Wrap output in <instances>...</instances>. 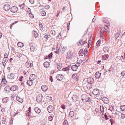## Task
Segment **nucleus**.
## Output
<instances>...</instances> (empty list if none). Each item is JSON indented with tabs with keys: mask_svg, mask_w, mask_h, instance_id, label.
Masks as SVG:
<instances>
[{
	"mask_svg": "<svg viewBox=\"0 0 125 125\" xmlns=\"http://www.w3.org/2000/svg\"><path fill=\"white\" fill-rule=\"evenodd\" d=\"M70 24V23H67V29L68 30H69V29Z\"/></svg>",
	"mask_w": 125,
	"mask_h": 125,
	"instance_id": "0e129e2a",
	"label": "nucleus"
},
{
	"mask_svg": "<svg viewBox=\"0 0 125 125\" xmlns=\"http://www.w3.org/2000/svg\"><path fill=\"white\" fill-rule=\"evenodd\" d=\"M50 80L51 82H52L53 81V79L52 76H51L50 77Z\"/></svg>",
	"mask_w": 125,
	"mask_h": 125,
	"instance_id": "774afa93",
	"label": "nucleus"
},
{
	"mask_svg": "<svg viewBox=\"0 0 125 125\" xmlns=\"http://www.w3.org/2000/svg\"><path fill=\"white\" fill-rule=\"evenodd\" d=\"M36 76L35 74H32V77H33V78H32V81L34 80L35 79H36Z\"/></svg>",
	"mask_w": 125,
	"mask_h": 125,
	"instance_id": "c9c22d12",
	"label": "nucleus"
},
{
	"mask_svg": "<svg viewBox=\"0 0 125 125\" xmlns=\"http://www.w3.org/2000/svg\"><path fill=\"white\" fill-rule=\"evenodd\" d=\"M34 111L37 114L41 112V110L38 107H35L34 109Z\"/></svg>",
	"mask_w": 125,
	"mask_h": 125,
	"instance_id": "4be33fe9",
	"label": "nucleus"
},
{
	"mask_svg": "<svg viewBox=\"0 0 125 125\" xmlns=\"http://www.w3.org/2000/svg\"><path fill=\"white\" fill-rule=\"evenodd\" d=\"M101 73L98 72H97L95 74V77L97 79H99Z\"/></svg>",
	"mask_w": 125,
	"mask_h": 125,
	"instance_id": "aec40b11",
	"label": "nucleus"
},
{
	"mask_svg": "<svg viewBox=\"0 0 125 125\" xmlns=\"http://www.w3.org/2000/svg\"><path fill=\"white\" fill-rule=\"evenodd\" d=\"M18 22V21H15L14 22V23H12V24H10V29H11L12 28V26L14 24L17 23Z\"/></svg>",
	"mask_w": 125,
	"mask_h": 125,
	"instance_id": "de8ad7c7",
	"label": "nucleus"
},
{
	"mask_svg": "<svg viewBox=\"0 0 125 125\" xmlns=\"http://www.w3.org/2000/svg\"><path fill=\"white\" fill-rule=\"evenodd\" d=\"M81 98L82 101L84 102H89L90 100V98L89 97V95L85 94H84L82 95Z\"/></svg>",
	"mask_w": 125,
	"mask_h": 125,
	"instance_id": "f257e3e1",
	"label": "nucleus"
},
{
	"mask_svg": "<svg viewBox=\"0 0 125 125\" xmlns=\"http://www.w3.org/2000/svg\"><path fill=\"white\" fill-rule=\"evenodd\" d=\"M72 99L75 102L78 100L77 96L75 95H73L72 97Z\"/></svg>",
	"mask_w": 125,
	"mask_h": 125,
	"instance_id": "dca6fc26",
	"label": "nucleus"
},
{
	"mask_svg": "<svg viewBox=\"0 0 125 125\" xmlns=\"http://www.w3.org/2000/svg\"><path fill=\"white\" fill-rule=\"evenodd\" d=\"M103 21L104 24L106 25L104 26V29L106 30H109V28L108 26H110V23L108 20H106L105 18H103Z\"/></svg>",
	"mask_w": 125,
	"mask_h": 125,
	"instance_id": "f03ea898",
	"label": "nucleus"
},
{
	"mask_svg": "<svg viewBox=\"0 0 125 125\" xmlns=\"http://www.w3.org/2000/svg\"><path fill=\"white\" fill-rule=\"evenodd\" d=\"M31 109V107H30L29 108V110L28 111H27L28 113L26 114V115L28 116L29 117L31 116V113H30V109Z\"/></svg>",
	"mask_w": 125,
	"mask_h": 125,
	"instance_id": "cd10ccee",
	"label": "nucleus"
},
{
	"mask_svg": "<svg viewBox=\"0 0 125 125\" xmlns=\"http://www.w3.org/2000/svg\"><path fill=\"white\" fill-rule=\"evenodd\" d=\"M109 57V55L108 54L104 55L102 56V59L103 60H106Z\"/></svg>",
	"mask_w": 125,
	"mask_h": 125,
	"instance_id": "f3484780",
	"label": "nucleus"
},
{
	"mask_svg": "<svg viewBox=\"0 0 125 125\" xmlns=\"http://www.w3.org/2000/svg\"><path fill=\"white\" fill-rule=\"evenodd\" d=\"M121 32V30H119L116 33L115 35V38H117L119 36Z\"/></svg>",
	"mask_w": 125,
	"mask_h": 125,
	"instance_id": "6ab92c4d",
	"label": "nucleus"
},
{
	"mask_svg": "<svg viewBox=\"0 0 125 125\" xmlns=\"http://www.w3.org/2000/svg\"><path fill=\"white\" fill-rule=\"evenodd\" d=\"M63 123L64 125H68V123L66 120H65L64 121Z\"/></svg>",
	"mask_w": 125,
	"mask_h": 125,
	"instance_id": "c03bdc74",
	"label": "nucleus"
},
{
	"mask_svg": "<svg viewBox=\"0 0 125 125\" xmlns=\"http://www.w3.org/2000/svg\"><path fill=\"white\" fill-rule=\"evenodd\" d=\"M49 7H50L49 5H47L45 6V8L46 9H48L49 8Z\"/></svg>",
	"mask_w": 125,
	"mask_h": 125,
	"instance_id": "338daca9",
	"label": "nucleus"
},
{
	"mask_svg": "<svg viewBox=\"0 0 125 125\" xmlns=\"http://www.w3.org/2000/svg\"><path fill=\"white\" fill-rule=\"evenodd\" d=\"M102 33H101L100 35V37L101 38V37L102 39H103L104 40V38L103 36V35Z\"/></svg>",
	"mask_w": 125,
	"mask_h": 125,
	"instance_id": "69168bd1",
	"label": "nucleus"
},
{
	"mask_svg": "<svg viewBox=\"0 0 125 125\" xmlns=\"http://www.w3.org/2000/svg\"><path fill=\"white\" fill-rule=\"evenodd\" d=\"M20 6L21 8L23 9L24 8L25 6L24 4H22L21 5H20Z\"/></svg>",
	"mask_w": 125,
	"mask_h": 125,
	"instance_id": "09e8293b",
	"label": "nucleus"
},
{
	"mask_svg": "<svg viewBox=\"0 0 125 125\" xmlns=\"http://www.w3.org/2000/svg\"><path fill=\"white\" fill-rule=\"evenodd\" d=\"M80 63L77 62V63L75 65V66H76L78 67V66H80Z\"/></svg>",
	"mask_w": 125,
	"mask_h": 125,
	"instance_id": "6e6d98bb",
	"label": "nucleus"
},
{
	"mask_svg": "<svg viewBox=\"0 0 125 125\" xmlns=\"http://www.w3.org/2000/svg\"><path fill=\"white\" fill-rule=\"evenodd\" d=\"M73 53H72L71 51H69L67 53V58L69 59H72L73 56Z\"/></svg>",
	"mask_w": 125,
	"mask_h": 125,
	"instance_id": "39448f33",
	"label": "nucleus"
},
{
	"mask_svg": "<svg viewBox=\"0 0 125 125\" xmlns=\"http://www.w3.org/2000/svg\"><path fill=\"white\" fill-rule=\"evenodd\" d=\"M57 38H59L60 39H61V34L60 33L57 36Z\"/></svg>",
	"mask_w": 125,
	"mask_h": 125,
	"instance_id": "3c124183",
	"label": "nucleus"
},
{
	"mask_svg": "<svg viewBox=\"0 0 125 125\" xmlns=\"http://www.w3.org/2000/svg\"><path fill=\"white\" fill-rule=\"evenodd\" d=\"M87 43L86 41H83V39H81L79 42L77 43V44L78 46L86 44Z\"/></svg>",
	"mask_w": 125,
	"mask_h": 125,
	"instance_id": "7ed1b4c3",
	"label": "nucleus"
},
{
	"mask_svg": "<svg viewBox=\"0 0 125 125\" xmlns=\"http://www.w3.org/2000/svg\"><path fill=\"white\" fill-rule=\"evenodd\" d=\"M62 64L60 63H58L57 64V68L58 70H60L62 67Z\"/></svg>",
	"mask_w": 125,
	"mask_h": 125,
	"instance_id": "a878e982",
	"label": "nucleus"
},
{
	"mask_svg": "<svg viewBox=\"0 0 125 125\" xmlns=\"http://www.w3.org/2000/svg\"><path fill=\"white\" fill-rule=\"evenodd\" d=\"M77 74L75 73L73 74L72 75L73 78V79H75L77 77Z\"/></svg>",
	"mask_w": 125,
	"mask_h": 125,
	"instance_id": "79ce46f5",
	"label": "nucleus"
},
{
	"mask_svg": "<svg viewBox=\"0 0 125 125\" xmlns=\"http://www.w3.org/2000/svg\"><path fill=\"white\" fill-rule=\"evenodd\" d=\"M8 55L6 53H5L4 55V58H7L8 57Z\"/></svg>",
	"mask_w": 125,
	"mask_h": 125,
	"instance_id": "bf43d9fd",
	"label": "nucleus"
},
{
	"mask_svg": "<svg viewBox=\"0 0 125 125\" xmlns=\"http://www.w3.org/2000/svg\"><path fill=\"white\" fill-rule=\"evenodd\" d=\"M17 55L18 57L20 58L22 56V54L21 53H18L17 54Z\"/></svg>",
	"mask_w": 125,
	"mask_h": 125,
	"instance_id": "864d4df0",
	"label": "nucleus"
},
{
	"mask_svg": "<svg viewBox=\"0 0 125 125\" xmlns=\"http://www.w3.org/2000/svg\"><path fill=\"white\" fill-rule=\"evenodd\" d=\"M48 119L50 121H52V120L53 119L51 117V116H49L48 117Z\"/></svg>",
	"mask_w": 125,
	"mask_h": 125,
	"instance_id": "052dcab7",
	"label": "nucleus"
},
{
	"mask_svg": "<svg viewBox=\"0 0 125 125\" xmlns=\"http://www.w3.org/2000/svg\"><path fill=\"white\" fill-rule=\"evenodd\" d=\"M100 110L102 112H104V107L102 106H100Z\"/></svg>",
	"mask_w": 125,
	"mask_h": 125,
	"instance_id": "49530a36",
	"label": "nucleus"
},
{
	"mask_svg": "<svg viewBox=\"0 0 125 125\" xmlns=\"http://www.w3.org/2000/svg\"><path fill=\"white\" fill-rule=\"evenodd\" d=\"M53 107L51 105H50L48 107L47 110L49 113H51L52 112L53 109Z\"/></svg>",
	"mask_w": 125,
	"mask_h": 125,
	"instance_id": "f8f14e48",
	"label": "nucleus"
},
{
	"mask_svg": "<svg viewBox=\"0 0 125 125\" xmlns=\"http://www.w3.org/2000/svg\"><path fill=\"white\" fill-rule=\"evenodd\" d=\"M114 108V107L112 105H110L109 106L108 108V109H109L111 111H112V110H113Z\"/></svg>",
	"mask_w": 125,
	"mask_h": 125,
	"instance_id": "473e14b6",
	"label": "nucleus"
},
{
	"mask_svg": "<svg viewBox=\"0 0 125 125\" xmlns=\"http://www.w3.org/2000/svg\"><path fill=\"white\" fill-rule=\"evenodd\" d=\"M39 26L41 28L40 29L41 30L43 29V27L42 24L41 23H39Z\"/></svg>",
	"mask_w": 125,
	"mask_h": 125,
	"instance_id": "ea45409f",
	"label": "nucleus"
},
{
	"mask_svg": "<svg viewBox=\"0 0 125 125\" xmlns=\"http://www.w3.org/2000/svg\"><path fill=\"white\" fill-rule=\"evenodd\" d=\"M122 117L123 119L125 117V115L124 114H122Z\"/></svg>",
	"mask_w": 125,
	"mask_h": 125,
	"instance_id": "680f3d73",
	"label": "nucleus"
},
{
	"mask_svg": "<svg viewBox=\"0 0 125 125\" xmlns=\"http://www.w3.org/2000/svg\"><path fill=\"white\" fill-rule=\"evenodd\" d=\"M60 46V43H58L57 44V47H56V50L58 51V50H59V47Z\"/></svg>",
	"mask_w": 125,
	"mask_h": 125,
	"instance_id": "37998d69",
	"label": "nucleus"
},
{
	"mask_svg": "<svg viewBox=\"0 0 125 125\" xmlns=\"http://www.w3.org/2000/svg\"><path fill=\"white\" fill-rule=\"evenodd\" d=\"M121 75L122 76H124L125 75V71H123L121 72Z\"/></svg>",
	"mask_w": 125,
	"mask_h": 125,
	"instance_id": "a19ab883",
	"label": "nucleus"
},
{
	"mask_svg": "<svg viewBox=\"0 0 125 125\" xmlns=\"http://www.w3.org/2000/svg\"><path fill=\"white\" fill-rule=\"evenodd\" d=\"M78 68V67L75 65H73L71 67V69L74 71H76Z\"/></svg>",
	"mask_w": 125,
	"mask_h": 125,
	"instance_id": "b1692460",
	"label": "nucleus"
},
{
	"mask_svg": "<svg viewBox=\"0 0 125 125\" xmlns=\"http://www.w3.org/2000/svg\"><path fill=\"white\" fill-rule=\"evenodd\" d=\"M63 75L61 74H59L56 76L57 79L60 81L62 80L63 79Z\"/></svg>",
	"mask_w": 125,
	"mask_h": 125,
	"instance_id": "9b49d317",
	"label": "nucleus"
},
{
	"mask_svg": "<svg viewBox=\"0 0 125 125\" xmlns=\"http://www.w3.org/2000/svg\"><path fill=\"white\" fill-rule=\"evenodd\" d=\"M16 99L20 103L22 102L23 101L22 99L21 98L18 96L16 97Z\"/></svg>",
	"mask_w": 125,
	"mask_h": 125,
	"instance_id": "a211bd4d",
	"label": "nucleus"
},
{
	"mask_svg": "<svg viewBox=\"0 0 125 125\" xmlns=\"http://www.w3.org/2000/svg\"><path fill=\"white\" fill-rule=\"evenodd\" d=\"M41 12H42V16H45V15H46V12L45 11H42V12L41 11Z\"/></svg>",
	"mask_w": 125,
	"mask_h": 125,
	"instance_id": "a18cd8bd",
	"label": "nucleus"
},
{
	"mask_svg": "<svg viewBox=\"0 0 125 125\" xmlns=\"http://www.w3.org/2000/svg\"><path fill=\"white\" fill-rule=\"evenodd\" d=\"M68 68H63L62 70L64 71H66L68 70Z\"/></svg>",
	"mask_w": 125,
	"mask_h": 125,
	"instance_id": "4d7b16f0",
	"label": "nucleus"
},
{
	"mask_svg": "<svg viewBox=\"0 0 125 125\" xmlns=\"http://www.w3.org/2000/svg\"><path fill=\"white\" fill-rule=\"evenodd\" d=\"M18 46L20 47H22L24 46L23 44L21 42H19L17 44Z\"/></svg>",
	"mask_w": 125,
	"mask_h": 125,
	"instance_id": "bb28decb",
	"label": "nucleus"
},
{
	"mask_svg": "<svg viewBox=\"0 0 125 125\" xmlns=\"http://www.w3.org/2000/svg\"><path fill=\"white\" fill-rule=\"evenodd\" d=\"M48 62H45L44 63V66L45 67L47 68L48 65Z\"/></svg>",
	"mask_w": 125,
	"mask_h": 125,
	"instance_id": "e433bc0d",
	"label": "nucleus"
},
{
	"mask_svg": "<svg viewBox=\"0 0 125 125\" xmlns=\"http://www.w3.org/2000/svg\"><path fill=\"white\" fill-rule=\"evenodd\" d=\"M52 53L51 52L50 54H49L47 57V58L50 59L52 58Z\"/></svg>",
	"mask_w": 125,
	"mask_h": 125,
	"instance_id": "58836bf2",
	"label": "nucleus"
},
{
	"mask_svg": "<svg viewBox=\"0 0 125 125\" xmlns=\"http://www.w3.org/2000/svg\"><path fill=\"white\" fill-rule=\"evenodd\" d=\"M5 119L4 118L2 119V120L1 121V123H0L1 124V123L2 124H4L5 123Z\"/></svg>",
	"mask_w": 125,
	"mask_h": 125,
	"instance_id": "f704fd0d",
	"label": "nucleus"
},
{
	"mask_svg": "<svg viewBox=\"0 0 125 125\" xmlns=\"http://www.w3.org/2000/svg\"><path fill=\"white\" fill-rule=\"evenodd\" d=\"M41 89L43 91H46L48 89V87L46 85H43L41 87Z\"/></svg>",
	"mask_w": 125,
	"mask_h": 125,
	"instance_id": "2eb2a0df",
	"label": "nucleus"
},
{
	"mask_svg": "<svg viewBox=\"0 0 125 125\" xmlns=\"http://www.w3.org/2000/svg\"><path fill=\"white\" fill-rule=\"evenodd\" d=\"M61 107L63 109H65L66 108L65 105L62 104L61 106Z\"/></svg>",
	"mask_w": 125,
	"mask_h": 125,
	"instance_id": "8fccbe9b",
	"label": "nucleus"
},
{
	"mask_svg": "<svg viewBox=\"0 0 125 125\" xmlns=\"http://www.w3.org/2000/svg\"><path fill=\"white\" fill-rule=\"evenodd\" d=\"M94 81V79L92 77H90L87 78V82L89 84H91L93 83Z\"/></svg>",
	"mask_w": 125,
	"mask_h": 125,
	"instance_id": "0eeeda50",
	"label": "nucleus"
},
{
	"mask_svg": "<svg viewBox=\"0 0 125 125\" xmlns=\"http://www.w3.org/2000/svg\"><path fill=\"white\" fill-rule=\"evenodd\" d=\"M96 19V17L95 16L92 20V22H94Z\"/></svg>",
	"mask_w": 125,
	"mask_h": 125,
	"instance_id": "5fc2aeb1",
	"label": "nucleus"
},
{
	"mask_svg": "<svg viewBox=\"0 0 125 125\" xmlns=\"http://www.w3.org/2000/svg\"><path fill=\"white\" fill-rule=\"evenodd\" d=\"M27 85L29 86L31 85V80H29L27 81Z\"/></svg>",
	"mask_w": 125,
	"mask_h": 125,
	"instance_id": "2f4dec72",
	"label": "nucleus"
},
{
	"mask_svg": "<svg viewBox=\"0 0 125 125\" xmlns=\"http://www.w3.org/2000/svg\"><path fill=\"white\" fill-rule=\"evenodd\" d=\"M93 93L94 95L95 96L98 95L99 96L100 95L99 90L98 89H95L93 90Z\"/></svg>",
	"mask_w": 125,
	"mask_h": 125,
	"instance_id": "423d86ee",
	"label": "nucleus"
},
{
	"mask_svg": "<svg viewBox=\"0 0 125 125\" xmlns=\"http://www.w3.org/2000/svg\"><path fill=\"white\" fill-rule=\"evenodd\" d=\"M35 49V47L33 46H32V51H34Z\"/></svg>",
	"mask_w": 125,
	"mask_h": 125,
	"instance_id": "e2e57ef3",
	"label": "nucleus"
},
{
	"mask_svg": "<svg viewBox=\"0 0 125 125\" xmlns=\"http://www.w3.org/2000/svg\"><path fill=\"white\" fill-rule=\"evenodd\" d=\"M32 36L34 37L35 38H36L38 36V33L35 30H33L32 31Z\"/></svg>",
	"mask_w": 125,
	"mask_h": 125,
	"instance_id": "9d476101",
	"label": "nucleus"
},
{
	"mask_svg": "<svg viewBox=\"0 0 125 125\" xmlns=\"http://www.w3.org/2000/svg\"><path fill=\"white\" fill-rule=\"evenodd\" d=\"M7 83L5 79V77L4 76L2 78L1 82L2 84H5Z\"/></svg>",
	"mask_w": 125,
	"mask_h": 125,
	"instance_id": "412c9836",
	"label": "nucleus"
},
{
	"mask_svg": "<svg viewBox=\"0 0 125 125\" xmlns=\"http://www.w3.org/2000/svg\"><path fill=\"white\" fill-rule=\"evenodd\" d=\"M42 97V95L41 94H39L37 96L36 100L37 101L38 103H41Z\"/></svg>",
	"mask_w": 125,
	"mask_h": 125,
	"instance_id": "20e7f679",
	"label": "nucleus"
},
{
	"mask_svg": "<svg viewBox=\"0 0 125 125\" xmlns=\"http://www.w3.org/2000/svg\"><path fill=\"white\" fill-rule=\"evenodd\" d=\"M102 100L103 102L105 104H107L109 102L108 98L106 97H104L102 98Z\"/></svg>",
	"mask_w": 125,
	"mask_h": 125,
	"instance_id": "4468645a",
	"label": "nucleus"
},
{
	"mask_svg": "<svg viewBox=\"0 0 125 125\" xmlns=\"http://www.w3.org/2000/svg\"><path fill=\"white\" fill-rule=\"evenodd\" d=\"M62 51H64L65 50L67 49V48L66 47H62Z\"/></svg>",
	"mask_w": 125,
	"mask_h": 125,
	"instance_id": "603ef678",
	"label": "nucleus"
},
{
	"mask_svg": "<svg viewBox=\"0 0 125 125\" xmlns=\"http://www.w3.org/2000/svg\"><path fill=\"white\" fill-rule=\"evenodd\" d=\"M120 108L122 111H124L125 110V105H123L121 106H120Z\"/></svg>",
	"mask_w": 125,
	"mask_h": 125,
	"instance_id": "c756f323",
	"label": "nucleus"
},
{
	"mask_svg": "<svg viewBox=\"0 0 125 125\" xmlns=\"http://www.w3.org/2000/svg\"><path fill=\"white\" fill-rule=\"evenodd\" d=\"M74 113L73 111H71L70 112L69 115L70 117H72L74 116Z\"/></svg>",
	"mask_w": 125,
	"mask_h": 125,
	"instance_id": "5701e85b",
	"label": "nucleus"
},
{
	"mask_svg": "<svg viewBox=\"0 0 125 125\" xmlns=\"http://www.w3.org/2000/svg\"><path fill=\"white\" fill-rule=\"evenodd\" d=\"M10 7L9 5L8 4H5L4 6L3 9L6 11L10 9Z\"/></svg>",
	"mask_w": 125,
	"mask_h": 125,
	"instance_id": "6e6552de",
	"label": "nucleus"
},
{
	"mask_svg": "<svg viewBox=\"0 0 125 125\" xmlns=\"http://www.w3.org/2000/svg\"><path fill=\"white\" fill-rule=\"evenodd\" d=\"M101 41L100 40H98L96 43V45L97 46H99L100 44Z\"/></svg>",
	"mask_w": 125,
	"mask_h": 125,
	"instance_id": "4c0bfd02",
	"label": "nucleus"
},
{
	"mask_svg": "<svg viewBox=\"0 0 125 125\" xmlns=\"http://www.w3.org/2000/svg\"><path fill=\"white\" fill-rule=\"evenodd\" d=\"M10 87L8 86H7L5 87L4 88V90L6 91H9L10 90Z\"/></svg>",
	"mask_w": 125,
	"mask_h": 125,
	"instance_id": "c85d7f7f",
	"label": "nucleus"
},
{
	"mask_svg": "<svg viewBox=\"0 0 125 125\" xmlns=\"http://www.w3.org/2000/svg\"><path fill=\"white\" fill-rule=\"evenodd\" d=\"M23 76H22L20 77V79H19V80L20 81H23Z\"/></svg>",
	"mask_w": 125,
	"mask_h": 125,
	"instance_id": "13d9d810",
	"label": "nucleus"
},
{
	"mask_svg": "<svg viewBox=\"0 0 125 125\" xmlns=\"http://www.w3.org/2000/svg\"><path fill=\"white\" fill-rule=\"evenodd\" d=\"M18 10L16 6L12 7L11 9V11L13 13L16 12Z\"/></svg>",
	"mask_w": 125,
	"mask_h": 125,
	"instance_id": "1a4fd4ad",
	"label": "nucleus"
},
{
	"mask_svg": "<svg viewBox=\"0 0 125 125\" xmlns=\"http://www.w3.org/2000/svg\"><path fill=\"white\" fill-rule=\"evenodd\" d=\"M108 49L107 47H104L103 48V51L104 52H108Z\"/></svg>",
	"mask_w": 125,
	"mask_h": 125,
	"instance_id": "7c9ffc66",
	"label": "nucleus"
},
{
	"mask_svg": "<svg viewBox=\"0 0 125 125\" xmlns=\"http://www.w3.org/2000/svg\"><path fill=\"white\" fill-rule=\"evenodd\" d=\"M84 52L83 49L80 50L79 52V55L81 56H83V55Z\"/></svg>",
	"mask_w": 125,
	"mask_h": 125,
	"instance_id": "393cba45",
	"label": "nucleus"
},
{
	"mask_svg": "<svg viewBox=\"0 0 125 125\" xmlns=\"http://www.w3.org/2000/svg\"><path fill=\"white\" fill-rule=\"evenodd\" d=\"M18 89V87L16 85H13L10 88V90L12 91H14Z\"/></svg>",
	"mask_w": 125,
	"mask_h": 125,
	"instance_id": "ddd939ff",
	"label": "nucleus"
},
{
	"mask_svg": "<svg viewBox=\"0 0 125 125\" xmlns=\"http://www.w3.org/2000/svg\"><path fill=\"white\" fill-rule=\"evenodd\" d=\"M51 34H52V35H55L56 33V32H55V31L54 30H51Z\"/></svg>",
	"mask_w": 125,
	"mask_h": 125,
	"instance_id": "72a5a7b5",
	"label": "nucleus"
}]
</instances>
